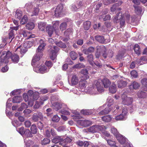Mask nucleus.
<instances>
[{
	"mask_svg": "<svg viewBox=\"0 0 147 147\" xmlns=\"http://www.w3.org/2000/svg\"><path fill=\"white\" fill-rule=\"evenodd\" d=\"M0 58V62L1 63H5L8 62V59L10 58H11L12 61L14 63H18L19 60V57L18 55L15 54H13L9 51L3 52Z\"/></svg>",
	"mask_w": 147,
	"mask_h": 147,
	"instance_id": "1",
	"label": "nucleus"
},
{
	"mask_svg": "<svg viewBox=\"0 0 147 147\" xmlns=\"http://www.w3.org/2000/svg\"><path fill=\"white\" fill-rule=\"evenodd\" d=\"M50 48L49 50L50 52V57L51 59L52 60H54L57 57V53L58 52L59 48L57 46H54Z\"/></svg>",
	"mask_w": 147,
	"mask_h": 147,
	"instance_id": "2",
	"label": "nucleus"
},
{
	"mask_svg": "<svg viewBox=\"0 0 147 147\" xmlns=\"http://www.w3.org/2000/svg\"><path fill=\"white\" fill-rule=\"evenodd\" d=\"M121 98L122 100V103L125 105H129L133 102V99L132 98L127 97L125 95H122Z\"/></svg>",
	"mask_w": 147,
	"mask_h": 147,
	"instance_id": "3",
	"label": "nucleus"
},
{
	"mask_svg": "<svg viewBox=\"0 0 147 147\" xmlns=\"http://www.w3.org/2000/svg\"><path fill=\"white\" fill-rule=\"evenodd\" d=\"M43 118V115L41 112L34 113L32 117V120L34 122H37L39 120H42Z\"/></svg>",
	"mask_w": 147,
	"mask_h": 147,
	"instance_id": "4",
	"label": "nucleus"
},
{
	"mask_svg": "<svg viewBox=\"0 0 147 147\" xmlns=\"http://www.w3.org/2000/svg\"><path fill=\"white\" fill-rule=\"evenodd\" d=\"M103 129L102 127L99 125H96L91 126L88 129L89 132L94 133L101 130Z\"/></svg>",
	"mask_w": 147,
	"mask_h": 147,
	"instance_id": "5",
	"label": "nucleus"
},
{
	"mask_svg": "<svg viewBox=\"0 0 147 147\" xmlns=\"http://www.w3.org/2000/svg\"><path fill=\"white\" fill-rule=\"evenodd\" d=\"M63 8V5L60 4L58 5L55 10V17H58L62 13Z\"/></svg>",
	"mask_w": 147,
	"mask_h": 147,
	"instance_id": "6",
	"label": "nucleus"
},
{
	"mask_svg": "<svg viewBox=\"0 0 147 147\" xmlns=\"http://www.w3.org/2000/svg\"><path fill=\"white\" fill-rule=\"evenodd\" d=\"M19 26L16 27H10V29L9 30V39L11 38V40L10 42H11L12 40L14 38L15 32L13 30L16 31L18 29Z\"/></svg>",
	"mask_w": 147,
	"mask_h": 147,
	"instance_id": "7",
	"label": "nucleus"
},
{
	"mask_svg": "<svg viewBox=\"0 0 147 147\" xmlns=\"http://www.w3.org/2000/svg\"><path fill=\"white\" fill-rule=\"evenodd\" d=\"M77 123L80 125L84 127L88 126L92 124V121L88 120H76Z\"/></svg>",
	"mask_w": 147,
	"mask_h": 147,
	"instance_id": "8",
	"label": "nucleus"
},
{
	"mask_svg": "<svg viewBox=\"0 0 147 147\" xmlns=\"http://www.w3.org/2000/svg\"><path fill=\"white\" fill-rule=\"evenodd\" d=\"M43 55L41 53H36V54L34 56L32 59L31 63L32 65L34 66L36 65L37 62L40 60Z\"/></svg>",
	"mask_w": 147,
	"mask_h": 147,
	"instance_id": "9",
	"label": "nucleus"
},
{
	"mask_svg": "<svg viewBox=\"0 0 147 147\" xmlns=\"http://www.w3.org/2000/svg\"><path fill=\"white\" fill-rule=\"evenodd\" d=\"M122 3V2L121 1H119L117 3L114 4L113 5L111 8V11L113 12L115 11L120 10L121 9L119 8V7L121 5Z\"/></svg>",
	"mask_w": 147,
	"mask_h": 147,
	"instance_id": "10",
	"label": "nucleus"
},
{
	"mask_svg": "<svg viewBox=\"0 0 147 147\" xmlns=\"http://www.w3.org/2000/svg\"><path fill=\"white\" fill-rule=\"evenodd\" d=\"M63 137L62 136H56L52 140V142L55 144L60 142L61 144H63Z\"/></svg>",
	"mask_w": 147,
	"mask_h": 147,
	"instance_id": "11",
	"label": "nucleus"
},
{
	"mask_svg": "<svg viewBox=\"0 0 147 147\" xmlns=\"http://www.w3.org/2000/svg\"><path fill=\"white\" fill-rule=\"evenodd\" d=\"M95 48L92 47H90L88 48L84 49L83 50V52L86 55H88L90 53H93Z\"/></svg>",
	"mask_w": 147,
	"mask_h": 147,
	"instance_id": "12",
	"label": "nucleus"
},
{
	"mask_svg": "<svg viewBox=\"0 0 147 147\" xmlns=\"http://www.w3.org/2000/svg\"><path fill=\"white\" fill-rule=\"evenodd\" d=\"M95 82L96 83L95 86L98 91L101 92H104V89L101 82L100 81H97Z\"/></svg>",
	"mask_w": 147,
	"mask_h": 147,
	"instance_id": "13",
	"label": "nucleus"
},
{
	"mask_svg": "<svg viewBox=\"0 0 147 147\" xmlns=\"http://www.w3.org/2000/svg\"><path fill=\"white\" fill-rule=\"evenodd\" d=\"M104 88H107L111 84V82L110 80L107 78H105L101 80Z\"/></svg>",
	"mask_w": 147,
	"mask_h": 147,
	"instance_id": "14",
	"label": "nucleus"
},
{
	"mask_svg": "<svg viewBox=\"0 0 147 147\" xmlns=\"http://www.w3.org/2000/svg\"><path fill=\"white\" fill-rule=\"evenodd\" d=\"M46 29L49 36H51L54 30L52 26L50 25H48L46 27Z\"/></svg>",
	"mask_w": 147,
	"mask_h": 147,
	"instance_id": "15",
	"label": "nucleus"
},
{
	"mask_svg": "<svg viewBox=\"0 0 147 147\" xmlns=\"http://www.w3.org/2000/svg\"><path fill=\"white\" fill-rule=\"evenodd\" d=\"M112 108L110 107H106L104 110L100 111L98 113L100 115H103L105 114H107L112 110Z\"/></svg>",
	"mask_w": 147,
	"mask_h": 147,
	"instance_id": "16",
	"label": "nucleus"
},
{
	"mask_svg": "<svg viewBox=\"0 0 147 147\" xmlns=\"http://www.w3.org/2000/svg\"><path fill=\"white\" fill-rule=\"evenodd\" d=\"M140 87V84L137 82L134 81L129 86V88L130 89L136 90L138 89Z\"/></svg>",
	"mask_w": 147,
	"mask_h": 147,
	"instance_id": "17",
	"label": "nucleus"
},
{
	"mask_svg": "<svg viewBox=\"0 0 147 147\" xmlns=\"http://www.w3.org/2000/svg\"><path fill=\"white\" fill-rule=\"evenodd\" d=\"M101 49V52H104V53L102 54V56L104 58H106L107 57V55L106 54L107 49L105 46L103 45H101L98 47L97 49Z\"/></svg>",
	"mask_w": 147,
	"mask_h": 147,
	"instance_id": "18",
	"label": "nucleus"
},
{
	"mask_svg": "<svg viewBox=\"0 0 147 147\" xmlns=\"http://www.w3.org/2000/svg\"><path fill=\"white\" fill-rule=\"evenodd\" d=\"M117 140L121 144H124L126 142V138L119 134L116 137Z\"/></svg>",
	"mask_w": 147,
	"mask_h": 147,
	"instance_id": "19",
	"label": "nucleus"
},
{
	"mask_svg": "<svg viewBox=\"0 0 147 147\" xmlns=\"http://www.w3.org/2000/svg\"><path fill=\"white\" fill-rule=\"evenodd\" d=\"M122 14L121 12H119L114 17L113 20L114 23H117L119 21V20L122 18Z\"/></svg>",
	"mask_w": 147,
	"mask_h": 147,
	"instance_id": "20",
	"label": "nucleus"
},
{
	"mask_svg": "<svg viewBox=\"0 0 147 147\" xmlns=\"http://www.w3.org/2000/svg\"><path fill=\"white\" fill-rule=\"evenodd\" d=\"M109 90L110 92L112 94L115 93L117 91V86L114 83H113L112 85L109 88Z\"/></svg>",
	"mask_w": 147,
	"mask_h": 147,
	"instance_id": "21",
	"label": "nucleus"
},
{
	"mask_svg": "<svg viewBox=\"0 0 147 147\" xmlns=\"http://www.w3.org/2000/svg\"><path fill=\"white\" fill-rule=\"evenodd\" d=\"M93 110L89 109H82L81 111V113L84 115H91L93 113Z\"/></svg>",
	"mask_w": 147,
	"mask_h": 147,
	"instance_id": "22",
	"label": "nucleus"
},
{
	"mask_svg": "<svg viewBox=\"0 0 147 147\" xmlns=\"http://www.w3.org/2000/svg\"><path fill=\"white\" fill-rule=\"evenodd\" d=\"M85 78H82L81 79L79 82V86L82 88H84L86 87V85L87 83Z\"/></svg>",
	"mask_w": 147,
	"mask_h": 147,
	"instance_id": "23",
	"label": "nucleus"
},
{
	"mask_svg": "<svg viewBox=\"0 0 147 147\" xmlns=\"http://www.w3.org/2000/svg\"><path fill=\"white\" fill-rule=\"evenodd\" d=\"M134 49L135 53L138 55L141 54V50L140 47L138 44H136L135 45Z\"/></svg>",
	"mask_w": 147,
	"mask_h": 147,
	"instance_id": "24",
	"label": "nucleus"
},
{
	"mask_svg": "<svg viewBox=\"0 0 147 147\" xmlns=\"http://www.w3.org/2000/svg\"><path fill=\"white\" fill-rule=\"evenodd\" d=\"M78 78L76 75H73L71 79V83L72 85H76L78 82Z\"/></svg>",
	"mask_w": 147,
	"mask_h": 147,
	"instance_id": "25",
	"label": "nucleus"
},
{
	"mask_svg": "<svg viewBox=\"0 0 147 147\" xmlns=\"http://www.w3.org/2000/svg\"><path fill=\"white\" fill-rule=\"evenodd\" d=\"M46 24L45 22H40L38 23V28L40 30L43 31L46 28Z\"/></svg>",
	"mask_w": 147,
	"mask_h": 147,
	"instance_id": "26",
	"label": "nucleus"
},
{
	"mask_svg": "<svg viewBox=\"0 0 147 147\" xmlns=\"http://www.w3.org/2000/svg\"><path fill=\"white\" fill-rule=\"evenodd\" d=\"M127 85V82L122 80L119 81L117 82L118 86L119 88H123Z\"/></svg>",
	"mask_w": 147,
	"mask_h": 147,
	"instance_id": "27",
	"label": "nucleus"
},
{
	"mask_svg": "<svg viewBox=\"0 0 147 147\" xmlns=\"http://www.w3.org/2000/svg\"><path fill=\"white\" fill-rule=\"evenodd\" d=\"M91 23L89 21H86L83 23L84 29L85 30H88L90 28Z\"/></svg>",
	"mask_w": 147,
	"mask_h": 147,
	"instance_id": "28",
	"label": "nucleus"
},
{
	"mask_svg": "<svg viewBox=\"0 0 147 147\" xmlns=\"http://www.w3.org/2000/svg\"><path fill=\"white\" fill-rule=\"evenodd\" d=\"M80 73L84 75L82 77V78H85V79H87L89 78V76L88 75V71L87 70L82 69L81 70Z\"/></svg>",
	"mask_w": 147,
	"mask_h": 147,
	"instance_id": "29",
	"label": "nucleus"
},
{
	"mask_svg": "<svg viewBox=\"0 0 147 147\" xmlns=\"http://www.w3.org/2000/svg\"><path fill=\"white\" fill-rule=\"evenodd\" d=\"M53 26L52 27L54 29L55 32L56 33L57 31H59L58 29L56 30V29L58 28L59 24V21H56L52 22Z\"/></svg>",
	"mask_w": 147,
	"mask_h": 147,
	"instance_id": "30",
	"label": "nucleus"
},
{
	"mask_svg": "<svg viewBox=\"0 0 147 147\" xmlns=\"http://www.w3.org/2000/svg\"><path fill=\"white\" fill-rule=\"evenodd\" d=\"M95 38L96 40L100 43H103L105 42V39L103 36L97 35L95 36Z\"/></svg>",
	"mask_w": 147,
	"mask_h": 147,
	"instance_id": "31",
	"label": "nucleus"
},
{
	"mask_svg": "<svg viewBox=\"0 0 147 147\" xmlns=\"http://www.w3.org/2000/svg\"><path fill=\"white\" fill-rule=\"evenodd\" d=\"M20 34L22 35L24 37H26L28 36L30 34V33L25 29H21L19 32Z\"/></svg>",
	"mask_w": 147,
	"mask_h": 147,
	"instance_id": "32",
	"label": "nucleus"
},
{
	"mask_svg": "<svg viewBox=\"0 0 147 147\" xmlns=\"http://www.w3.org/2000/svg\"><path fill=\"white\" fill-rule=\"evenodd\" d=\"M30 132L33 134H36L37 133V129L35 124H32L31 126Z\"/></svg>",
	"mask_w": 147,
	"mask_h": 147,
	"instance_id": "33",
	"label": "nucleus"
},
{
	"mask_svg": "<svg viewBox=\"0 0 147 147\" xmlns=\"http://www.w3.org/2000/svg\"><path fill=\"white\" fill-rule=\"evenodd\" d=\"M111 119L112 117L110 115H106L102 117V120L105 122H110L111 121Z\"/></svg>",
	"mask_w": 147,
	"mask_h": 147,
	"instance_id": "34",
	"label": "nucleus"
},
{
	"mask_svg": "<svg viewBox=\"0 0 147 147\" xmlns=\"http://www.w3.org/2000/svg\"><path fill=\"white\" fill-rule=\"evenodd\" d=\"M22 100V98L21 96H14L12 100L13 103H20Z\"/></svg>",
	"mask_w": 147,
	"mask_h": 147,
	"instance_id": "35",
	"label": "nucleus"
},
{
	"mask_svg": "<svg viewBox=\"0 0 147 147\" xmlns=\"http://www.w3.org/2000/svg\"><path fill=\"white\" fill-rule=\"evenodd\" d=\"M26 147H34V146H38L35 144L33 141L30 140L27 141L26 144Z\"/></svg>",
	"mask_w": 147,
	"mask_h": 147,
	"instance_id": "36",
	"label": "nucleus"
},
{
	"mask_svg": "<svg viewBox=\"0 0 147 147\" xmlns=\"http://www.w3.org/2000/svg\"><path fill=\"white\" fill-rule=\"evenodd\" d=\"M137 95L140 98H144L147 95V94L142 91H139L138 92Z\"/></svg>",
	"mask_w": 147,
	"mask_h": 147,
	"instance_id": "37",
	"label": "nucleus"
},
{
	"mask_svg": "<svg viewBox=\"0 0 147 147\" xmlns=\"http://www.w3.org/2000/svg\"><path fill=\"white\" fill-rule=\"evenodd\" d=\"M22 12L20 10H17L16 11L15 17L16 18L20 19L22 18Z\"/></svg>",
	"mask_w": 147,
	"mask_h": 147,
	"instance_id": "38",
	"label": "nucleus"
},
{
	"mask_svg": "<svg viewBox=\"0 0 147 147\" xmlns=\"http://www.w3.org/2000/svg\"><path fill=\"white\" fill-rule=\"evenodd\" d=\"M87 60L91 65L92 66L94 65V62L93 61V55L92 54L88 55L87 57Z\"/></svg>",
	"mask_w": 147,
	"mask_h": 147,
	"instance_id": "39",
	"label": "nucleus"
},
{
	"mask_svg": "<svg viewBox=\"0 0 147 147\" xmlns=\"http://www.w3.org/2000/svg\"><path fill=\"white\" fill-rule=\"evenodd\" d=\"M70 57L73 60H75L78 57L77 54L74 51H71L69 53Z\"/></svg>",
	"mask_w": 147,
	"mask_h": 147,
	"instance_id": "40",
	"label": "nucleus"
},
{
	"mask_svg": "<svg viewBox=\"0 0 147 147\" xmlns=\"http://www.w3.org/2000/svg\"><path fill=\"white\" fill-rule=\"evenodd\" d=\"M39 9L38 7H34L33 11L32 12V13L31 16H36L38 14L39 12Z\"/></svg>",
	"mask_w": 147,
	"mask_h": 147,
	"instance_id": "41",
	"label": "nucleus"
},
{
	"mask_svg": "<svg viewBox=\"0 0 147 147\" xmlns=\"http://www.w3.org/2000/svg\"><path fill=\"white\" fill-rule=\"evenodd\" d=\"M45 45H39L38 48L36 52L37 53H41L43 55V51L45 49Z\"/></svg>",
	"mask_w": 147,
	"mask_h": 147,
	"instance_id": "42",
	"label": "nucleus"
},
{
	"mask_svg": "<svg viewBox=\"0 0 147 147\" xmlns=\"http://www.w3.org/2000/svg\"><path fill=\"white\" fill-rule=\"evenodd\" d=\"M38 69L39 71L41 74H43L47 72V67L44 65L40 66Z\"/></svg>",
	"mask_w": 147,
	"mask_h": 147,
	"instance_id": "43",
	"label": "nucleus"
},
{
	"mask_svg": "<svg viewBox=\"0 0 147 147\" xmlns=\"http://www.w3.org/2000/svg\"><path fill=\"white\" fill-rule=\"evenodd\" d=\"M25 7L28 11H30L31 9L33 7V5L31 3H28L26 4Z\"/></svg>",
	"mask_w": 147,
	"mask_h": 147,
	"instance_id": "44",
	"label": "nucleus"
},
{
	"mask_svg": "<svg viewBox=\"0 0 147 147\" xmlns=\"http://www.w3.org/2000/svg\"><path fill=\"white\" fill-rule=\"evenodd\" d=\"M67 27V24L65 22H64L61 24L59 26L60 30L63 31L65 30Z\"/></svg>",
	"mask_w": 147,
	"mask_h": 147,
	"instance_id": "45",
	"label": "nucleus"
},
{
	"mask_svg": "<svg viewBox=\"0 0 147 147\" xmlns=\"http://www.w3.org/2000/svg\"><path fill=\"white\" fill-rule=\"evenodd\" d=\"M27 29L29 30H32L34 27V25L33 22H29L26 25Z\"/></svg>",
	"mask_w": 147,
	"mask_h": 147,
	"instance_id": "46",
	"label": "nucleus"
},
{
	"mask_svg": "<svg viewBox=\"0 0 147 147\" xmlns=\"http://www.w3.org/2000/svg\"><path fill=\"white\" fill-rule=\"evenodd\" d=\"M134 7L135 8V12L138 14H140L142 11V8L141 7L139 6H136L134 5Z\"/></svg>",
	"mask_w": 147,
	"mask_h": 147,
	"instance_id": "47",
	"label": "nucleus"
},
{
	"mask_svg": "<svg viewBox=\"0 0 147 147\" xmlns=\"http://www.w3.org/2000/svg\"><path fill=\"white\" fill-rule=\"evenodd\" d=\"M52 105L53 108L57 111L58 110L61 108L59 103L57 102L54 103Z\"/></svg>",
	"mask_w": 147,
	"mask_h": 147,
	"instance_id": "48",
	"label": "nucleus"
},
{
	"mask_svg": "<svg viewBox=\"0 0 147 147\" xmlns=\"http://www.w3.org/2000/svg\"><path fill=\"white\" fill-rule=\"evenodd\" d=\"M17 51H20V53L22 54L26 52V49L24 47H22L21 48V46H20L16 49L15 52Z\"/></svg>",
	"mask_w": 147,
	"mask_h": 147,
	"instance_id": "49",
	"label": "nucleus"
},
{
	"mask_svg": "<svg viewBox=\"0 0 147 147\" xmlns=\"http://www.w3.org/2000/svg\"><path fill=\"white\" fill-rule=\"evenodd\" d=\"M50 142V140L47 138H45L41 141V144L42 145H45L49 144Z\"/></svg>",
	"mask_w": 147,
	"mask_h": 147,
	"instance_id": "50",
	"label": "nucleus"
},
{
	"mask_svg": "<svg viewBox=\"0 0 147 147\" xmlns=\"http://www.w3.org/2000/svg\"><path fill=\"white\" fill-rule=\"evenodd\" d=\"M111 132L116 137L120 134L117 131V129L115 128H112Z\"/></svg>",
	"mask_w": 147,
	"mask_h": 147,
	"instance_id": "51",
	"label": "nucleus"
},
{
	"mask_svg": "<svg viewBox=\"0 0 147 147\" xmlns=\"http://www.w3.org/2000/svg\"><path fill=\"white\" fill-rule=\"evenodd\" d=\"M32 133L30 131V130L28 129H26L25 130L24 134L27 137H32L33 136L32 134Z\"/></svg>",
	"mask_w": 147,
	"mask_h": 147,
	"instance_id": "52",
	"label": "nucleus"
},
{
	"mask_svg": "<svg viewBox=\"0 0 147 147\" xmlns=\"http://www.w3.org/2000/svg\"><path fill=\"white\" fill-rule=\"evenodd\" d=\"M28 20L27 16L24 15L20 21V24L22 25L25 24L27 22Z\"/></svg>",
	"mask_w": 147,
	"mask_h": 147,
	"instance_id": "53",
	"label": "nucleus"
},
{
	"mask_svg": "<svg viewBox=\"0 0 147 147\" xmlns=\"http://www.w3.org/2000/svg\"><path fill=\"white\" fill-rule=\"evenodd\" d=\"M72 29L69 28L67 29L64 33V35L67 36H69V35L72 32Z\"/></svg>",
	"mask_w": 147,
	"mask_h": 147,
	"instance_id": "54",
	"label": "nucleus"
},
{
	"mask_svg": "<svg viewBox=\"0 0 147 147\" xmlns=\"http://www.w3.org/2000/svg\"><path fill=\"white\" fill-rule=\"evenodd\" d=\"M125 119V117L121 114L115 117V119L117 121H121Z\"/></svg>",
	"mask_w": 147,
	"mask_h": 147,
	"instance_id": "55",
	"label": "nucleus"
},
{
	"mask_svg": "<svg viewBox=\"0 0 147 147\" xmlns=\"http://www.w3.org/2000/svg\"><path fill=\"white\" fill-rule=\"evenodd\" d=\"M56 45L57 46L62 48H65L67 47L66 45L61 41L57 42Z\"/></svg>",
	"mask_w": 147,
	"mask_h": 147,
	"instance_id": "56",
	"label": "nucleus"
},
{
	"mask_svg": "<svg viewBox=\"0 0 147 147\" xmlns=\"http://www.w3.org/2000/svg\"><path fill=\"white\" fill-rule=\"evenodd\" d=\"M72 140L69 138L67 137L65 138V139L63 140V145L66 144L67 143H69L71 142Z\"/></svg>",
	"mask_w": 147,
	"mask_h": 147,
	"instance_id": "57",
	"label": "nucleus"
},
{
	"mask_svg": "<svg viewBox=\"0 0 147 147\" xmlns=\"http://www.w3.org/2000/svg\"><path fill=\"white\" fill-rule=\"evenodd\" d=\"M120 27L121 28L124 27L125 25V21L123 18H121L119 22Z\"/></svg>",
	"mask_w": 147,
	"mask_h": 147,
	"instance_id": "58",
	"label": "nucleus"
},
{
	"mask_svg": "<svg viewBox=\"0 0 147 147\" xmlns=\"http://www.w3.org/2000/svg\"><path fill=\"white\" fill-rule=\"evenodd\" d=\"M43 104V102L42 101H36L34 107L35 109L38 108L41 105Z\"/></svg>",
	"mask_w": 147,
	"mask_h": 147,
	"instance_id": "59",
	"label": "nucleus"
},
{
	"mask_svg": "<svg viewBox=\"0 0 147 147\" xmlns=\"http://www.w3.org/2000/svg\"><path fill=\"white\" fill-rule=\"evenodd\" d=\"M85 66L83 64L79 63L75 65L73 67L75 68H84Z\"/></svg>",
	"mask_w": 147,
	"mask_h": 147,
	"instance_id": "60",
	"label": "nucleus"
},
{
	"mask_svg": "<svg viewBox=\"0 0 147 147\" xmlns=\"http://www.w3.org/2000/svg\"><path fill=\"white\" fill-rule=\"evenodd\" d=\"M107 140L108 144L110 146L113 147L116 146L115 142L111 140Z\"/></svg>",
	"mask_w": 147,
	"mask_h": 147,
	"instance_id": "61",
	"label": "nucleus"
},
{
	"mask_svg": "<svg viewBox=\"0 0 147 147\" xmlns=\"http://www.w3.org/2000/svg\"><path fill=\"white\" fill-rule=\"evenodd\" d=\"M25 130L24 128L23 127H21L20 128L17 130L22 135H23L24 134Z\"/></svg>",
	"mask_w": 147,
	"mask_h": 147,
	"instance_id": "62",
	"label": "nucleus"
},
{
	"mask_svg": "<svg viewBox=\"0 0 147 147\" xmlns=\"http://www.w3.org/2000/svg\"><path fill=\"white\" fill-rule=\"evenodd\" d=\"M131 75L132 77L136 78L138 76L137 72L135 70H132L131 72Z\"/></svg>",
	"mask_w": 147,
	"mask_h": 147,
	"instance_id": "63",
	"label": "nucleus"
},
{
	"mask_svg": "<svg viewBox=\"0 0 147 147\" xmlns=\"http://www.w3.org/2000/svg\"><path fill=\"white\" fill-rule=\"evenodd\" d=\"M39 97V94L38 92H35L33 94V98L35 100H37Z\"/></svg>",
	"mask_w": 147,
	"mask_h": 147,
	"instance_id": "64",
	"label": "nucleus"
}]
</instances>
